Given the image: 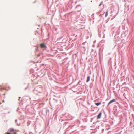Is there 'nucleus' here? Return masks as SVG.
<instances>
[{
  "instance_id": "1",
  "label": "nucleus",
  "mask_w": 134,
  "mask_h": 134,
  "mask_svg": "<svg viewBox=\"0 0 134 134\" xmlns=\"http://www.w3.org/2000/svg\"><path fill=\"white\" fill-rule=\"evenodd\" d=\"M8 132H13L14 134H16V133L15 132H14V130L13 128H11L8 131Z\"/></svg>"
},
{
  "instance_id": "2",
  "label": "nucleus",
  "mask_w": 134,
  "mask_h": 134,
  "mask_svg": "<svg viewBox=\"0 0 134 134\" xmlns=\"http://www.w3.org/2000/svg\"><path fill=\"white\" fill-rule=\"evenodd\" d=\"M40 47H41V48H46V46L45 44L43 43H41L40 44Z\"/></svg>"
},
{
  "instance_id": "3",
  "label": "nucleus",
  "mask_w": 134,
  "mask_h": 134,
  "mask_svg": "<svg viewBox=\"0 0 134 134\" xmlns=\"http://www.w3.org/2000/svg\"><path fill=\"white\" fill-rule=\"evenodd\" d=\"M115 99H113L111 101H110L108 104V105L109 106L110 104L111 103L113 102H115Z\"/></svg>"
},
{
  "instance_id": "4",
  "label": "nucleus",
  "mask_w": 134,
  "mask_h": 134,
  "mask_svg": "<svg viewBox=\"0 0 134 134\" xmlns=\"http://www.w3.org/2000/svg\"><path fill=\"white\" fill-rule=\"evenodd\" d=\"M101 115H102V113L101 112H100V113H99V115H97V119H100L101 116Z\"/></svg>"
},
{
  "instance_id": "5",
  "label": "nucleus",
  "mask_w": 134,
  "mask_h": 134,
  "mask_svg": "<svg viewBox=\"0 0 134 134\" xmlns=\"http://www.w3.org/2000/svg\"><path fill=\"white\" fill-rule=\"evenodd\" d=\"M90 79V76H88L87 77V80H86V82H88L89 81Z\"/></svg>"
},
{
  "instance_id": "6",
  "label": "nucleus",
  "mask_w": 134,
  "mask_h": 134,
  "mask_svg": "<svg viewBox=\"0 0 134 134\" xmlns=\"http://www.w3.org/2000/svg\"><path fill=\"white\" fill-rule=\"evenodd\" d=\"M101 104V102L95 103V104L97 106H98L100 105Z\"/></svg>"
},
{
  "instance_id": "7",
  "label": "nucleus",
  "mask_w": 134,
  "mask_h": 134,
  "mask_svg": "<svg viewBox=\"0 0 134 134\" xmlns=\"http://www.w3.org/2000/svg\"><path fill=\"white\" fill-rule=\"evenodd\" d=\"M108 10H107L106 12V14H105V17H106L107 16V15H108Z\"/></svg>"
},
{
  "instance_id": "8",
  "label": "nucleus",
  "mask_w": 134,
  "mask_h": 134,
  "mask_svg": "<svg viewBox=\"0 0 134 134\" xmlns=\"http://www.w3.org/2000/svg\"><path fill=\"white\" fill-rule=\"evenodd\" d=\"M7 134H10V132L7 133Z\"/></svg>"
},
{
  "instance_id": "9",
  "label": "nucleus",
  "mask_w": 134,
  "mask_h": 134,
  "mask_svg": "<svg viewBox=\"0 0 134 134\" xmlns=\"http://www.w3.org/2000/svg\"><path fill=\"white\" fill-rule=\"evenodd\" d=\"M1 103H0V104H1Z\"/></svg>"
}]
</instances>
